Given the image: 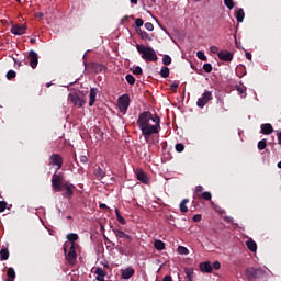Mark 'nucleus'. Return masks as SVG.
Wrapping results in <instances>:
<instances>
[{"label": "nucleus", "mask_w": 281, "mask_h": 281, "mask_svg": "<svg viewBox=\"0 0 281 281\" xmlns=\"http://www.w3.org/2000/svg\"><path fill=\"white\" fill-rule=\"evenodd\" d=\"M89 98H90L89 106H93V104H95V98H98V88L90 89Z\"/></svg>", "instance_id": "aec40b11"}, {"label": "nucleus", "mask_w": 281, "mask_h": 281, "mask_svg": "<svg viewBox=\"0 0 281 281\" xmlns=\"http://www.w3.org/2000/svg\"><path fill=\"white\" fill-rule=\"evenodd\" d=\"M69 101L75 105L78 106L79 109H82L85 106V101L80 99L78 94H70L69 95Z\"/></svg>", "instance_id": "dca6fc26"}, {"label": "nucleus", "mask_w": 281, "mask_h": 281, "mask_svg": "<svg viewBox=\"0 0 281 281\" xmlns=\"http://www.w3.org/2000/svg\"><path fill=\"white\" fill-rule=\"evenodd\" d=\"M273 133V125L270 123L261 124V134L262 135H271Z\"/></svg>", "instance_id": "6ab92c4d"}, {"label": "nucleus", "mask_w": 281, "mask_h": 281, "mask_svg": "<svg viewBox=\"0 0 281 281\" xmlns=\"http://www.w3.org/2000/svg\"><path fill=\"white\" fill-rule=\"evenodd\" d=\"M154 247L155 249H157V251H164V249H166V243H164L160 239H157L154 241Z\"/></svg>", "instance_id": "b1692460"}, {"label": "nucleus", "mask_w": 281, "mask_h": 281, "mask_svg": "<svg viewBox=\"0 0 281 281\" xmlns=\"http://www.w3.org/2000/svg\"><path fill=\"white\" fill-rule=\"evenodd\" d=\"M7 276H8V278L15 279L16 272L14 271V268H9L7 271Z\"/></svg>", "instance_id": "c9c22d12"}, {"label": "nucleus", "mask_w": 281, "mask_h": 281, "mask_svg": "<svg viewBox=\"0 0 281 281\" xmlns=\"http://www.w3.org/2000/svg\"><path fill=\"white\" fill-rule=\"evenodd\" d=\"M224 5H226V8H228V10H234V0H224Z\"/></svg>", "instance_id": "e433bc0d"}, {"label": "nucleus", "mask_w": 281, "mask_h": 281, "mask_svg": "<svg viewBox=\"0 0 281 281\" xmlns=\"http://www.w3.org/2000/svg\"><path fill=\"white\" fill-rule=\"evenodd\" d=\"M198 199H204V201H212V193L210 191H205L202 194H198Z\"/></svg>", "instance_id": "c756f323"}, {"label": "nucleus", "mask_w": 281, "mask_h": 281, "mask_svg": "<svg viewBox=\"0 0 281 281\" xmlns=\"http://www.w3.org/2000/svg\"><path fill=\"white\" fill-rule=\"evenodd\" d=\"M136 179L140 181V183H145V186H148V183H150L148 175L142 169L136 170Z\"/></svg>", "instance_id": "4468645a"}, {"label": "nucleus", "mask_w": 281, "mask_h": 281, "mask_svg": "<svg viewBox=\"0 0 281 281\" xmlns=\"http://www.w3.org/2000/svg\"><path fill=\"white\" fill-rule=\"evenodd\" d=\"M212 267H213V269H215L216 271H218V269H221V262L214 261Z\"/></svg>", "instance_id": "8fccbe9b"}, {"label": "nucleus", "mask_w": 281, "mask_h": 281, "mask_svg": "<svg viewBox=\"0 0 281 281\" xmlns=\"http://www.w3.org/2000/svg\"><path fill=\"white\" fill-rule=\"evenodd\" d=\"M247 60H251V53H246Z\"/></svg>", "instance_id": "e2e57ef3"}, {"label": "nucleus", "mask_w": 281, "mask_h": 281, "mask_svg": "<svg viewBox=\"0 0 281 281\" xmlns=\"http://www.w3.org/2000/svg\"><path fill=\"white\" fill-rule=\"evenodd\" d=\"M136 124L145 142H150V137H153V135H159L161 131V119L150 111L142 112L138 115Z\"/></svg>", "instance_id": "f257e3e1"}, {"label": "nucleus", "mask_w": 281, "mask_h": 281, "mask_svg": "<svg viewBox=\"0 0 281 281\" xmlns=\"http://www.w3.org/2000/svg\"><path fill=\"white\" fill-rule=\"evenodd\" d=\"M136 49L138 54L142 55L143 60H146V63H157V60H159L157 57V52H155L153 47L136 44Z\"/></svg>", "instance_id": "f03ea898"}, {"label": "nucleus", "mask_w": 281, "mask_h": 281, "mask_svg": "<svg viewBox=\"0 0 281 281\" xmlns=\"http://www.w3.org/2000/svg\"><path fill=\"white\" fill-rule=\"evenodd\" d=\"M160 76H161V78H169L170 77V68L162 67L160 69Z\"/></svg>", "instance_id": "2f4dec72"}, {"label": "nucleus", "mask_w": 281, "mask_h": 281, "mask_svg": "<svg viewBox=\"0 0 281 281\" xmlns=\"http://www.w3.org/2000/svg\"><path fill=\"white\" fill-rule=\"evenodd\" d=\"M5 207H8V202L0 201V212H5Z\"/></svg>", "instance_id": "de8ad7c7"}, {"label": "nucleus", "mask_w": 281, "mask_h": 281, "mask_svg": "<svg viewBox=\"0 0 281 281\" xmlns=\"http://www.w3.org/2000/svg\"><path fill=\"white\" fill-rule=\"evenodd\" d=\"M178 254H180L181 256H188V254H190V251L186 248V246H179Z\"/></svg>", "instance_id": "72a5a7b5"}, {"label": "nucleus", "mask_w": 281, "mask_h": 281, "mask_svg": "<svg viewBox=\"0 0 281 281\" xmlns=\"http://www.w3.org/2000/svg\"><path fill=\"white\" fill-rule=\"evenodd\" d=\"M85 67L88 74H102V71H106V66L95 61L85 64Z\"/></svg>", "instance_id": "423d86ee"}, {"label": "nucleus", "mask_w": 281, "mask_h": 281, "mask_svg": "<svg viewBox=\"0 0 281 281\" xmlns=\"http://www.w3.org/2000/svg\"><path fill=\"white\" fill-rule=\"evenodd\" d=\"M61 190H65L63 193L64 199H71L74 196V190H76V186L71 183H64L61 186Z\"/></svg>", "instance_id": "9b49d317"}, {"label": "nucleus", "mask_w": 281, "mask_h": 281, "mask_svg": "<svg viewBox=\"0 0 281 281\" xmlns=\"http://www.w3.org/2000/svg\"><path fill=\"white\" fill-rule=\"evenodd\" d=\"M58 171H55V173L52 177V188L53 190H56V192H63V173H57Z\"/></svg>", "instance_id": "0eeeda50"}, {"label": "nucleus", "mask_w": 281, "mask_h": 281, "mask_svg": "<svg viewBox=\"0 0 281 281\" xmlns=\"http://www.w3.org/2000/svg\"><path fill=\"white\" fill-rule=\"evenodd\" d=\"M116 220L119 221V223H120L121 225H124V224L126 223V220H125L122 215H120L119 217H116Z\"/></svg>", "instance_id": "603ef678"}, {"label": "nucleus", "mask_w": 281, "mask_h": 281, "mask_svg": "<svg viewBox=\"0 0 281 281\" xmlns=\"http://www.w3.org/2000/svg\"><path fill=\"white\" fill-rule=\"evenodd\" d=\"M133 276H135V269L133 268H126L122 272L123 280H130V278H133Z\"/></svg>", "instance_id": "412c9836"}, {"label": "nucleus", "mask_w": 281, "mask_h": 281, "mask_svg": "<svg viewBox=\"0 0 281 281\" xmlns=\"http://www.w3.org/2000/svg\"><path fill=\"white\" fill-rule=\"evenodd\" d=\"M200 270L203 273H212V271H213L212 262H210V261L201 262Z\"/></svg>", "instance_id": "a211bd4d"}, {"label": "nucleus", "mask_w": 281, "mask_h": 281, "mask_svg": "<svg viewBox=\"0 0 281 281\" xmlns=\"http://www.w3.org/2000/svg\"><path fill=\"white\" fill-rule=\"evenodd\" d=\"M170 89L171 91H176L177 89H179V83H171Z\"/></svg>", "instance_id": "4d7b16f0"}, {"label": "nucleus", "mask_w": 281, "mask_h": 281, "mask_svg": "<svg viewBox=\"0 0 281 281\" xmlns=\"http://www.w3.org/2000/svg\"><path fill=\"white\" fill-rule=\"evenodd\" d=\"M4 281H14V279L8 277V279H5Z\"/></svg>", "instance_id": "774afa93"}, {"label": "nucleus", "mask_w": 281, "mask_h": 281, "mask_svg": "<svg viewBox=\"0 0 281 281\" xmlns=\"http://www.w3.org/2000/svg\"><path fill=\"white\" fill-rule=\"evenodd\" d=\"M224 221L226 222V223H234V217H232V216H225L224 217Z\"/></svg>", "instance_id": "5fc2aeb1"}, {"label": "nucleus", "mask_w": 281, "mask_h": 281, "mask_svg": "<svg viewBox=\"0 0 281 281\" xmlns=\"http://www.w3.org/2000/svg\"><path fill=\"white\" fill-rule=\"evenodd\" d=\"M99 207H100L101 210H110L109 206H108L106 204H104V203H100V204H99Z\"/></svg>", "instance_id": "13d9d810"}, {"label": "nucleus", "mask_w": 281, "mask_h": 281, "mask_svg": "<svg viewBox=\"0 0 281 281\" xmlns=\"http://www.w3.org/2000/svg\"><path fill=\"white\" fill-rule=\"evenodd\" d=\"M94 273L97 274L98 281H104V277L106 276V270L102 268H97Z\"/></svg>", "instance_id": "4be33fe9"}, {"label": "nucleus", "mask_w": 281, "mask_h": 281, "mask_svg": "<svg viewBox=\"0 0 281 281\" xmlns=\"http://www.w3.org/2000/svg\"><path fill=\"white\" fill-rule=\"evenodd\" d=\"M246 246L249 249V251H257L258 249V245L251 238L246 241Z\"/></svg>", "instance_id": "393cba45"}, {"label": "nucleus", "mask_w": 281, "mask_h": 281, "mask_svg": "<svg viewBox=\"0 0 281 281\" xmlns=\"http://www.w3.org/2000/svg\"><path fill=\"white\" fill-rule=\"evenodd\" d=\"M236 91H238L239 95H243V93H245V88L236 86Z\"/></svg>", "instance_id": "3c124183"}, {"label": "nucleus", "mask_w": 281, "mask_h": 281, "mask_svg": "<svg viewBox=\"0 0 281 281\" xmlns=\"http://www.w3.org/2000/svg\"><path fill=\"white\" fill-rule=\"evenodd\" d=\"M263 276H265V270L260 268L250 267L245 270V278L248 281L260 280V278H262Z\"/></svg>", "instance_id": "7ed1b4c3"}, {"label": "nucleus", "mask_w": 281, "mask_h": 281, "mask_svg": "<svg viewBox=\"0 0 281 281\" xmlns=\"http://www.w3.org/2000/svg\"><path fill=\"white\" fill-rule=\"evenodd\" d=\"M115 214H116V218L122 216V214H120V210L115 209Z\"/></svg>", "instance_id": "0e129e2a"}, {"label": "nucleus", "mask_w": 281, "mask_h": 281, "mask_svg": "<svg viewBox=\"0 0 281 281\" xmlns=\"http://www.w3.org/2000/svg\"><path fill=\"white\" fill-rule=\"evenodd\" d=\"M64 254L69 265H76V261L78 260V252H76V244L70 245L68 254H67V246H65Z\"/></svg>", "instance_id": "20e7f679"}, {"label": "nucleus", "mask_w": 281, "mask_h": 281, "mask_svg": "<svg viewBox=\"0 0 281 281\" xmlns=\"http://www.w3.org/2000/svg\"><path fill=\"white\" fill-rule=\"evenodd\" d=\"M13 78H16V71H14V70H9V71L7 72V79H8V80H12Z\"/></svg>", "instance_id": "a19ab883"}, {"label": "nucleus", "mask_w": 281, "mask_h": 281, "mask_svg": "<svg viewBox=\"0 0 281 281\" xmlns=\"http://www.w3.org/2000/svg\"><path fill=\"white\" fill-rule=\"evenodd\" d=\"M162 64L168 67V65H171L172 64V58L169 56V55H165L162 57Z\"/></svg>", "instance_id": "473e14b6"}, {"label": "nucleus", "mask_w": 281, "mask_h": 281, "mask_svg": "<svg viewBox=\"0 0 281 281\" xmlns=\"http://www.w3.org/2000/svg\"><path fill=\"white\" fill-rule=\"evenodd\" d=\"M134 76H142V74H144V71L142 70V67L136 66L133 70Z\"/></svg>", "instance_id": "37998d69"}, {"label": "nucleus", "mask_w": 281, "mask_h": 281, "mask_svg": "<svg viewBox=\"0 0 281 281\" xmlns=\"http://www.w3.org/2000/svg\"><path fill=\"white\" fill-rule=\"evenodd\" d=\"M35 16H36V19H43V13L42 12H37V13H35Z\"/></svg>", "instance_id": "680f3d73"}, {"label": "nucleus", "mask_w": 281, "mask_h": 281, "mask_svg": "<svg viewBox=\"0 0 281 281\" xmlns=\"http://www.w3.org/2000/svg\"><path fill=\"white\" fill-rule=\"evenodd\" d=\"M201 192H203V186L195 187L194 198L199 199V194H202Z\"/></svg>", "instance_id": "58836bf2"}, {"label": "nucleus", "mask_w": 281, "mask_h": 281, "mask_svg": "<svg viewBox=\"0 0 281 281\" xmlns=\"http://www.w3.org/2000/svg\"><path fill=\"white\" fill-rule=\"evenodd\" d=\"M27 32V25L25 24H15L11 27V34L15 36H23Z\"/></svg>", "instance_id": "f8f14e48"}, {"label": "nucleus", "mask_w": 281, "mask_h": 281, "mask_svg": "<svg viewBox=\"0 0 281 281\" xmlns=\"http://www.w3.org/2000/svg\"><path fill=\"white\" fill-rule=\"evenodd\" d=\"M136 34H138V36L142 38V41H153V34H148L146 31L142 30V29H136Z\"/></svg>", "instance_id": "f3484780"}, {"label": "nucleus", "mask_w": 281, "mask_h": 281, "mask_svg": "<svg viewBox=\"0 0 281 281\" xmlns=\"http://www.w3.org/2000/svg\"><path fill=\"white\" fill-rule=\"evenodd\" d=\"M203 69L206 74H212V64H204Z\"/></svg>", "instance_id": "c03bdc74"}, {"label": "nucleus", "mask_w": 281, "mask_h": 281, "mask_svg": "<svg viewBox=\"0 0 281 281\" xmlns=\"http://www.w3.org/2000/svg\"><path fill=\"white\" fill-rule=\"evenodd\" d=\"M201 218H202V215L201 214H195L193 217H192V221L194 223H201Z\"/></svg>", "instance_id": "09e8293b"}, {"label": "nucleus", "mask_w": 281, "mask_h": 281, "mask_svg": "<svg viewBox=\"0 0 281 281\" xmlns=\"http://www.w3.org/2000/svg\"><path fill=\"white\" fill-rule=\"evenodd\" d=\"M278 144L281 145V131L277 134Z\"/></svg>", "instance_id": "052dcab7"}, {"label": "nucleus", "mask_w": 281, "mask_h": 281, "mask_svg": "<svg viewBox=\"0 0 281 281\" xmlns=\"http://www.w3.org/2000/svg\"><path fill=\"white\" fill-rule=\"evenodd\" d=\"M196 56L200 60H203V61L207 60V56H205V53H203V50L198 52Z\"/></svg>", "instance_id": "79ce46f5"}, {"label": "nucleus", "mask_w": 281, "mask_h": 281, "mask_svg": "<svg viewBox=\"0 0 281 281\" xmlns=\"http://www.w3.org/2000/svg\"><path fill=\"white\" fill-rule=\"evenodd\" d=\"M210 52H212V54H218V47L217 46H211Z\"/></svg>", "instance_id": "864d4df0"}, {"label": "nucleus", "mask_w": 281, "mask_h": 281, "mask_svg": "<svg viewBox=\"0 0 281 281\" xmlns=\"http://www.w3.org/2000/svg\"><path fill=\"white\" fill-rule=\"evenodd\" d=\"M212 99V91H205L202 97L198 99L196 106H199V109H203Z\"/></svg>", "instance_id": "9d476101"}, {"label": "nucleus", "mask_w": 281, "mask_h": 281, "mask_svg": "<svg viewBox=\"0 0 281 281\" xmlns=\"http://www.w3.org/2000/svg\"><path fill=\"white\" fill-rule=\"evenodd\" d=\"M237 23H243L245 21V10L239 9L236 13Z\"/></svg>", "instance_id": "cd10ccee"}, {"label": "nucleus", "mask_w": 281, "mask_h": 281, "mask_svg": "<svg viewBox=\"0 0 281 281\" xmlns=\"http://www.w3.org/2000/svg\"><path fill=\"white\" fill-rule=\"evenodd\" d=\"M124 21H128V15H125V16L122 19V23H124Z\"/></svg>", "instance_id": "338daca9"}, {"label": "nucleus", "mask_w": 281, "mask_h": 281, "mask_svg": "<svg viewBox=\"0 0 281 281\" xmlns=\"http://www.w3.org/2000/svg\"><path fill=\"white\" fill-rule=\"evenodd\" d=\"M49 165L50 166H56V172L63 168V156L60 154H52L49 156Z\"/></svg>", "instance_id": "1a4fd4ad"}, {"label": "nucleus", "mask_w": 281, "mask_h": 281, "mask_svg": "<svg viewBox=\"0 0 281 281\" xmlns=\"http://www.w3.org/2000/svg\"><path fill=\"white\" fill-rule=\"evenodd\" d=\"M258 150H265V148H267V139H261L258 142Z\"/></svg>", "instance_id": "f704fd0d"}, {"label": "nucleus", "mask_w": 281, "mask_h": 281, "mask_svg": "<svg viewBox=\"0 0 281 281\" xmlns=\"http://www.w3.org/2000/svg\"><path fill=\"white\" fill-rule=\"evenodd\" d=\"M30 43H31V45H34L36 43V38H31Z\"/></svg>", "instance_id": "69168bd1"}, {"label": "nucleus", "mask_w": 281, "mask_h": 281, "mask_svg": "<svg viewBox=\"0 0 281 281\" xmlns=\"http://www.w3.org/2000/svg\"><path fill=\"white\" fill-rule=\"evenodd\" d=\"M125 80L128 85H135V77L133 75H126Z\"/></svg>", "instance_id": "4c0bfd02"}, {"label": "nucleus", "mask_w": 281, "mask_h": 281, "mask_svg": "<svg viewBox=\"0 0 281 281\" xmlns=\"http://www.w3.org/2000/svg\"><path fill=\"white\" fill-rule=\"evenodd\" d=\"M94 176L97 177V179H98L99 181H102V178H103V177H106V172H105L102 168L98 167V168L94 170Z\"/></svg>", "instance_id": "a878e982"}, {"label": "nucleus", "mask_w": 281, "mask_h": 281, "mask_svg": "<svg viewBox=\"0 0 281 281\" xmlns=\"http://www.w3.org/2000/svg\"><path fill=\"white\" fill-rule=\"evenodd\" d=\"M0 258L1 260H8V258H10V250H8V248L1 249Z\"/></svg>", "instance_id": "7c9ffc66"}, {"label": "nucleus", "mask_w": 281, "mask_h": 281, "mask_svg": "<svg viewBox=\"0 0 281 281\" xmlns=\"http://www.w3.org/2000/svg\"><path fill=\"white\" fill-rule=\"evenodd\" d=\"M188 203H190V200H189V199H183V200L181 201L179 207H180V212H181L182 214L188 213Z\"/></svg>", "instance_id": "5701e85b"}, {"label": "nucleus", "mask_w": 281, "mask_h": 281, "mask_svg": "<svg viewBox=\"0 0 281 281\" xmlns=\"http://www.w3.org/2000/svg\"><path fill=\"white\" fill-rule=\"evenodd\" d=\"M117 102L121 113H126L128 111V106H131V97L128 94H123L119 97Z\"/></svg>", "instance_id": "6e6552de"}, {"label": "nucleus", "mask_w": 281, "mask_h": 281, "mask_svg": "<svg viewBox=\"0 0 281 281\" xmlns=\"http://www.w3.org/2000/svg\"><path fill=\"white\" fill-rule=\"evenodd\" d=\"M220 60H224V63H232V60H234V54H232L228 50H221L217 54Z\"/></svg>", "instance_id": "2eb2a0df"}, {"label": "nucleus", "mask_w": 281, "mask_h": 281, "mask_svg": "<svg viewBox=\"0 0 281 281\" xmlns=\"http://www.w3.org/2000/svg\"><path fill=\"white\" fill-rule=\"evenodd\" d=\"M162 281H172V277L171 276H165Z\"/></svg>", "instance_id": "bf43d9fd"}, {"label": "nucleus", "mask_w": 281, "mask_h": 281, "mask_svg": "<svg viewBox=\"0 0 281 281\" xmlns=\"http://www.w3.org/2000/svg\"><path fill=\"white\" fill-rule=\"evenodd\" d=\"M27 60L32 69H36V67H38V54H36V52L30 50L27 55Z\"/></svg>", "instance_id": "ddd939ff"}, {"label": "nucleus", "mask_w": 281, "mask_h": 281, "mask_svg": "<svg viewBox=\"0 0 281 281\" xmlns=\"http://www.w3.org/2000/svg\"><path fill=\"white\" fill-rule=\"evenodd\" d=\"M81 164H87L89 161V158L87 156H80Z\"/></svg>", "instance_id": "6e6d98bb"}, {"label": "nucleus", "mask_w": 281, "mask_h": 281, "mask_svg": "<svg viewBox=\"0 0 281 281\" xmlns=\"http://www.w3.org/2000/svg\"><path fill=\"white\" fill-rule=\"evenodd\" d=\"M184 273H186V276H187L189 281H193L194 280V269L186 268L184 269Z\"/></svg>", "instance_id": "bb28decb"}, {"label": "nucleus", "mask_w": 281, "mask_h": 281, "mask_svg": "<svg viewBox=\"0 0 281 281\" xmlns=\"http://www.w3.org/2000/svg\"><path fill=\"white\" fill-rule=\"evenodd\" d=\"M112 232L117 238L120 245H128V243L133 240V237L124 233L122 229L113 228Z\"/></svg>", "instance_id": "39448f33"}, {"label": "nucleus", "mask_w": 281, "mask_h": 281, "mask_svg": "<svg viewBox=\"0 0 281 281\" xmlns=\"http://www.w3.org/2000/svg\"><path fill=\"white\" fill-rule=\"evenodd\" d=\"M176 150L177 153H183V150H186V145H183L182 143L176 144Z\"/></svg>", "instance_id": "ea45409f"}, {"label": "nucleus", "mask_w": 281, "mask_h": 281, "mask_svg": "<svg viewBox=\"0 0 281 281\" xmlns=\"http://www.w3.org/2000/svg\"><path fill=\"white\" fill-rule=\"evenodd\" d=\"M135 25H136L137 30H140L142 25H144V20H142V18L136 19Z\"/></svg>", "instance_id": "a18cd8bd"}, {"label": "nucleus", "mask_w": 281, "mask_h": 281, "mask_svg": "<svg viewBox=\"0 0 281 281\" xmlns=\"http://www.w3.org/2000/svg\"><path fill=\"white\" fill-rule=\"evenodd\" d=\"M79 236L76 233H69L67 235V240H69V243H71V245H76V240H78Z\"/></svg>", "instance_id": "c85d7f7f"}, {"label": "nucleus", "mask_w": 281, "mask_h": 281, "mask_svg": "<svg viewBox=\"0 0 281 281\" xmlns=\"http://www.w3.org/2000/svg\"><path fill=\"white\" fill-rule=\"evenodd\" d=\"M145 29L148 32H153V30H155V25H153V23H150V22H147V23H145Z\"/></svg>", "instance_id": "49530a36"}]
</instances>
